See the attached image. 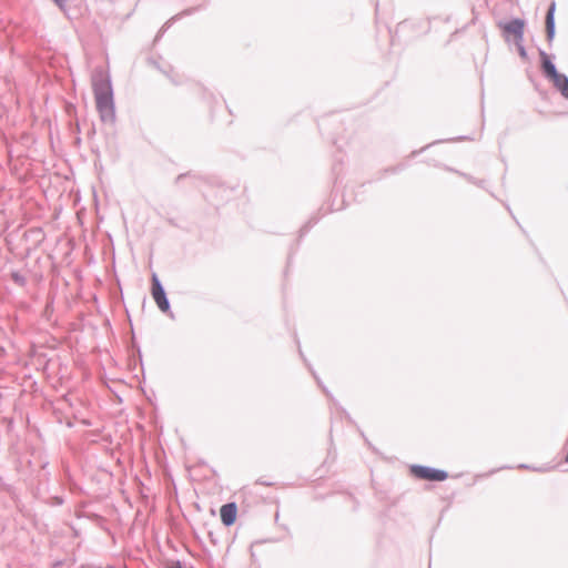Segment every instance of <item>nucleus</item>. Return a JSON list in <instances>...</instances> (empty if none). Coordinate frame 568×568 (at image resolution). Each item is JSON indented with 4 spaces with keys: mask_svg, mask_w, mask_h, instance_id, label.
<instances>
[{
    "mask_svg": "<svg viewBox=\"0 0 568 568\" xmlns=\"http://www.w3.org/2000/svg\"><path fill=\"white\" fill-rule=\"evenodd\" d=\"M92 85L97 109L103 121H114V102L110 77L106 72L99 70L92 77Z\"/></svg>",
    "mask_w": 568,
    "mask_h": 568,
    "instance_id": "obj_1",
    "label": "nucleus"
},
{
    "mask_svg": "<svg viewBox=\"0 0 568 568\" xmlns=\"http://www.w3.org/2000/svg\"><path fill=\"white\" fill-rule=\"evenodd\" d=\"M499 28L507 41L514 40L516 44L521 43L524 38L525 21L521 19H515L506 23H500Z\"/></svg>",
    "mask_w": 568,
    "mask_h": 568,
    "instance_id": "obj_2",
    "label": "nucleus"
},
{
    "mask_svg": "<svg viewBox=\"0 0 568 568\" xmlns=\"http://www.w3.org/2000/svg\"><path fill=\"white\" fill-rule=\"evenodd\" d=\"M410 471L415 477L430 481H443L448 478L446 471L426 466H412Z\"/></svg>",
    "mask_w": 568,
    "mask_h": 568,
    "instance_id": "obj_3",
    "label": "nucleus"
},
{
    "mask_svg": "<svg viewBox=\"0 0 568 568\" xmlns=\"http://www.w3.org/2000/svg\"><path fill=\"white\" fill-rule=\"evenodd\" d=\"M152 296L162 312H168L170 310L165 292L155 274L152 275Z\"/></svg>",
    "mask_w": 568,
    "mask_h": 568,
    "instance_id": "obj_4",
    "label": "nucleus"
},
{
    "mask_svg": "<svg viewBox=\"0 0 568 568\" xmlns=\"http://www.w3.org/2000/svg\"><path fill=\"white\" fill-rule=\"evenodd\" d=\"M237 508L234 503L223 505L220 509L221 520L224 525L231 526L236 520Z\"/></svg>",
    "mask_w": 568,
    "mask_h": 568,
    "instance_id": "obj_5",
    "label": "nucleus"
},
{
    "mask_svg": "<svg viewBox=\"0 0 568 568\" xmlns=\"http://www.w3.org/2000/svg\"><path fill=\"white\" fill-rule=\"evenodd\" d=\"M555 9H556V4H555V2H552L550 4L547 16H546V32H547V38L549 41H551L555 36V21H554Z\"/></svg>",
    "mask_w": 568,
    "mask_h": 568,
    "instance_id": "obj_6",
    "label": "nucleus"
},
{
    "mask_svg": "<svg viewBox=\"0 0 568 568\" xmlns=\"http://www.w3.org/2000/svg\"><path fill=\"white\" fill-rule=\"evenodd\" d=\"M551 81L554 85L560 91L562 97L568 99V78L565 74L559 73Z\"/></svg>",
    "mask_w": 568,
    "mask_h": 568,
    "instance_id": "obj_7",
    "label": "nucleus"
},
{
    "mask_svg": "<svg viewBox=\"0 0 568 568\" xmlns=\"http://www.w3.org/2000/svg\"><path fill=\"white\" fill-rule=\"evenodd\" d=\"M542 68H544L545 73L547 74V77L550 80H552L556 75L559 74V72H557L555 65L548 59L544 60Z\"/></svg>",
    "mask_w": 568,
    "mask_h": 568,
    "instance_id": "obj_8",
    "label": "nucleus"
},
{
    "mask_svg": "<svg viewBox=\"0 0 568 568\" xmlns=\"http://www.w3.org/2000/svg\"><path fill=\"white\" fill-rule=\"evenodd\" d=\"M517 45H518V48H519V52H520V54H521L523 57H525V55H526V52H525V49L523 48L521 43H519V44H517Z\"/></svg>",
    "mask_w": 568,
    "mask_h": 568,
    "instance_id": "obj_9",
    "label": "nucleus"
},
{
    "mask_svg": "<svg viewBox=\"0 0 568 568\" xmlns=\"http://www.w3.org/2000/svg\"><path fill=\"white\" fill-rule=\"evenodd\" d=\"M65 1L67 0H54V2L61 8L64 6Z\"/></svg>",
    "mask_w": 568,
    "mask_h": 568,
    "instance_id": "obj_10",
    "label": "nucleus"
},
{
    "mask_svg": "<svg viewBox=\"0 0 568 568\" xmlns=\"http://www.w3.org/2000/svg\"><path fill=\"white\" fill-rule=\"evenodd\" d=\"M170 568H182V566L179 562H176V564L172 565Z\"/></svg>",
    "mask_w": 568,
    "mask_h": 568,
    "instance_id": "obj_11",
    "label": "nucleus"
}]
</instances>
